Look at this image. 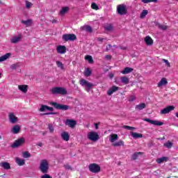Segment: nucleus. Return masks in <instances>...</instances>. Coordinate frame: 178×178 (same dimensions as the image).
Segmentation results:
<instances>
[{"label": "nucleus", "mask_w": 178, "mask_h": 178, "mask_svg": "<svg viewBox=\"0 0 178 178\" xmlns=\"http://www.w3.org/2000/svg\"><path fill=\"white\" fill-rule=\"evenodd\" d=\"M39 169L42 173H48V170H49V163H48V160H42L40 161Z\"/></svg>", "instance_id": "nucleus-1"}, {"label": "nucleus", "mask_w": 178, "mask_h": 178, "mask_svg": "<svg viewBox=\"0 0 178 178\" xmlns=\"http://www.w3.org/2000/svg\"><path fill=\"white\" fill-rule=\"evenodd\" d=\"M51 94L58 95H66L67 94V90L66 88L62 87H54L51 90Z\"/></svg>", "instance_id": "nucleus-2"}, {"label": "nucleus", "mask_w": 178, "mask_h": 178, "mask_svg": "<svg viewBox=\"0 0 178 178\" xmlns=\"http://www.w3.org/2000/svg\"><path fill=\"white\" fill-rule=\"evenodd\" d=\"M50 105L58 111H68V109H70V106L69 105L60 104L54 102H51Z\"/></svg>", "instance_id": "nucleus-3"}, {"label": "nucleus", "mask_w": 178, "mask_h": 178, "mask_svg": "<svg viewBox=\"0 0 178 178\" xmlns=\"http://www.w3.org/2000/svg\"><path fill=\"white\" fill-rule=\"evenodd\" d=\"M117 12L120 16L127 15V6L124 4H120L117 6Z\"/></svg>", "instance_id": "nucleus-4"}, {"label": "nucleus", "mask_w": 178, "mask_h": 178, "mask_svg": "<svg viewBox=\"0 0 178 178\" xmlns=\"http://www.w3.org/2000/svg\"><path fill=\"white\" fill-rule=\"evenodd\" d=\"M26 143V139L24 138H20L13 143V144L11 145L13 148H19V147H22V145H24Z\"/></svg>", "instance_id": "nucleus-5"}, {"label": "nucleus", "mask_w": 178, "mask_h": 178, "mask_svg": "<svg viewBox=\"0 0 178 178\" xmlns=\"http://www.w3.org/2000/svg\"><path fill=\"white\" fill-rule=\"evenodd\" d=\"M88 168L92 173H99L101 172V166L97 163H91Z\"/></svg>", "instance_id": "nucleus-6"}, {"label": "nucleus", "mask_w": 178, "mask_h": 178, "mask_svg": "<svg viewBox=\"0 0 178 178\" xmlns=\"http://www.w3.org/2000/svg\"><path fill=\"white\" fill-rule=\"evenodd\" d=\"M81 86H85L86 90L88 92H90V90H91L92 87H94V84L87 81L85 79H81L80 81Z\"/></svg>", "instance_id": "nucleus-7"}, {"label": "nucleus", "mask_w": 178, "mask_h": 178, "mask_svg": "<svg viewBox=\"0 0 178 178\" xmlns=\"http://www.w3.org/2000/svg\"><path fill=\"white\" fill-rule=\"evenodd\" d=\"M88 138L91 141H98L99 140V135L95 131H91L88 134Z\"/></svg>", "instance_id": "nucleus-8"}, {"label": "nucleus", "mask_w": 178, "mask_h": 178, "mask_svg": "<svg viewBox=\"0 0 178 178\" xmlns=\"http://www.w3.org/2000/svg\"><path fill=\"white\" fill-rule=\"evenodd\" d=\"M63 41H74L77 40V37L74 34H65L63 35Z\"/></svg>", "instance_id": "nucleus-9"}, {"label": "nucleus", "mask_w": 178, "mask_h": 178, "mask_svg": "<svg viewBox=\"0 0 178 178\" xmlns=\"http://www.w3.org/2000/svg\"><path fill=\"white\" fill-rule=\"evenodd\" d=\"M143 120L145 122H147L148 123H150L151 124H154V126H163V122L158 120H149V118H145L143 119Z\"/></svg>", "instance_id": "nucleus-10"}, {"label": "nucleus", "mask_w": 178, "mask_h": 178, "mask_svg": "<svg viewBox=\"0 0 178 178\" xmlns=\"http://www.w3.org/2000/svg\"><path fill=\"white\" fill-rule=\"evenodd\" d=\"M172 111H175L174 106H168L161 111V114L166 115L167 113L172 112Z\"/></svg>", "instance_id": "nucleus-11"}, {"label": "nucleus", "mask_w": 178, "mask_h": 178, "mask_svg": "<svg viewBox=\"0 0 178 178\" xmlns=\"http://www.w3.org/2000/svg\"><path fill=\"white\" fill-rule=\"evenodd\" d=\"M8 119L10 120V122L13 124H15V123H17L19 118L15 116V114L13 113H10L8 115Z\"/></svg>", "instance_id": "nucleus-12"}, {"label": "nucleus", "mask_w": 178, "mask_h": 178, "mask_svg": "<svg viewBox=\"0 0 178 178\" xmlns=\"http://www.w3.org/2000/svg\"><path fill=\"white\" fill-rule=\"evenodd\" d=\"M66 126H69L71 129H73L76 124H77V122L74 120H67L65 122Z\"/></svg>", "instance_id": "nucleus-13"}, {"label": "nucleus", "mask_w": 178, "mask_h": 178, "mask_svg": "<svg viewBox=\"0 0 178 178\" xmlns=\"http://www.w3.org/2000/svg\"><path fill=\"white\" fill-rule=\"evenodd\" d=\"M57 52L58 54H66V47L65 46H62V45H59L57 47Z\"/></svg>", "instance_id": "nucleus-14"}, {"label": "nucleus", "mask_w": 178, "mask_h": 178, "mask_svg": "<svg viewBox=\"0 0 178 178\" xmlns=\"http://www.w3.org/2000/svg\"><path fill=\"white\" fill-rule=\"evenodd\" d=\"M118 90H119V87H118L116 86H113L112 88H111L107 91V94H108V95H112V94H113V92H116V91H118Z\"/></svg>", "instance_id": "nucleus-15"}, {"label": "nucleus", "mask_w": 178, "mask_h": 178, "mask_svg": "<svg viewBox=\"0 0 178 178\" xmlns=\"http://www.w3.org/2000/svg\"><path fill=\"white\" fill-rule=\"evenodd\" d=\"M1 168H3V169H5L6 170H9L10 169V164L8 162H1L0 163Z\"/></svg>", "instance_id": "nucleus-16"}, {"label": "nucleus", "mask_w": 178, "mask_h": 178, "mask_svg": "<svg viewBox=\"0 0 178 178\" xmlns=\"http://www.w3.org/2000/svg\"><path fill=\"white\" fill-rule=\"evenodd\" d=\"M168 84V80L166 78H162L161 81L158 83L157 87L161 88L163 86H166Z\"/></svg>", "instance_id": "nucleus-17"}, {"label": "nucleus", "mask_w": 178, "mask_h": 178, "mask_svg": "<svg viewBox=\"0 0 178 178\" xmlns=\"http://www.w3.org/2000/svg\"><path fill=\"white\" fill-rule=\"evenodd\" d=\"M133 70H134L133 68L127 67L122 71H121V73L122 74H129V73H131Z\"/></svg>", "instance_id": "nucleus-18"}, {"label": "nucleus", "mask_w": 178, "mask_h": 178, "mask_svg": "<svg viewBox=\"0 0 178 178\" xmlns=\"http://www.w3.org/2000/svg\"><path fill=\"white\" fill-rule=\"evenodd\" d=\"M11 131L13 133V134H18V133L20 131V126L19 124L14 126L12 128Z\"/></svg>", "instance_id": "nucleus-19"}, {"label": "nucleus", "mask_w": 178, "mask_h": 178, "mask_svg": "<svg viewBox=\"0 0 178 178\" xmlns=\"http://www.w3.org/2000/svg\"><path fill=\"white\" fill-rule=\"evenodd\" d=\"M61 137L64 141H69V139L70 138L69 134L66 131H64L61 134Z\"/></svg>", "instance_id": "nucleus-20"}, {"label": "nucleus", "mask_w": 178, "mask_h": 178, "mask_svg": "<svg viewBox=\"0 0 178 178\" xmlns=\"http://www.w3.org/2000/svg\"><path fill=\"white\" fill-rule=\"evenodd\" d=\"M20 40H22V35H19L18 36H15V37L11 39V42L13 44H17V42H19V41H20Z\"/></svg>", "instance_id": "nucleus-21"}, {"label": "nucleus", "mask_w": 178, "mask_h": 178, "mask_svg": "<svg viewBox=\"0 0 178 178\" xmlns=\"http://www.w3.org/2000/svg\"><path fill=\"white\" fill-rule=\"evenodd\" d=\"M145 42L147 44V45H152V44H154V40L149 36H146L145 38Z\"/></svg>", "instance_id": "nucleus-22"}, {"label": "nucleus", "mask_w": 178, "mask_h": 178, "mask_svg": "<svg viewBox=\"0 0 178 178\" xmlns=\"http://www.w3.org/2000/svg\"><path fill=\"white\" fill-rule=\"evenodd\" d=\"M119 140V136H118V134H111L110 136V141L111 143H114L115 141H118Z\"/></svg>", "instance_id": "nucleus-23"}, {"label": "nucleus", "mask_w": 178, "mask_h": 178, "mask_svg": "<svg viewBox=\"0 0 178 178\" xmlns=\"http://www.w3.org/2000/svg\"><path fill=\"white\" fill-rule=\"evenodd\" d=\"M28 86L27 85H19L18 86L19 90H20V91H22V92H24V94H26V92H27V88H28Z\"/></svg>", "instance_id": "nucleus-24"}, {"label": "nucleus", "mask_w": 178, "mask_h": 178, "mask_svg": "<svg viewBox=\"0 0 178 178\" xmlns=\"http://www.w3.org/2000/svg\"><path fill=\"white\" fill-rule=\"evenodd\" d=\"M69 7H63L59 15H60V16H65V15H66V13H67V12H69Z\"/></svg>", "instance_id": "nucleus-25"}, {"label": "nucleus", "mask_w": 178, "mask_h": 178, "mask_svg": "<svg viewBox=\"0 0 178 178\" xmlns=\"http://www.w3.org/2000/svg\"><path fill=\"white\" fill-rule=\"evenodd\" d=\"M81 30L82 31H86L88 33H92V28H91V26H88V25H85L82 27H81Z\"/></svg>", "instance_id": "nucleus-26"}, {"label": "nucleus", "mask_w": 178, "mask_h": 178, "mask_svg": "<svg viewBox=\"0 0 178 178\" xmlns=\"http://www.w3.org/2000/svg\"><path fill=\"white\" fill-rule=\"evenodd\" d=\"M145 103H142L140 104L136 105L135 106V109H136V111H143V109H145Z\"/></svg>", "instance_id": "nucleus-27"}, {"label": "nucleus", "mask_w": 178, "mask_h": 178, "mask_svg": "<svg viewBox=\"0 0 178 178\" xmlns=\"http://www.w3.org/2000/svg\"><path fill=\"white\" fill-rule=\"evenodd\" d=\"M131 136L134 138H142V137H143V134L133 132V131L131 132Z\"/></svg>", "instance_id": "nucleus-28"}, {"label": "nucleus", "mask_w": 178, "mask_h": 178, "mask_svg": "<svg viewBox=\"0 0 178 178\" xmlns=\"http://www.w3.org/2000/svg\"><path fill=\"white\" fill-rule=\"evenodd\" d=\"M22 24H24L26 27H30L31 26V23H33V21L31 19H27L26 21L22 20Z\"/></svg>", "instance_id": "nucleus-29"}, {"label": "nucleus", "mask_w": 178, "mask_h": 178, "mask_svg": "<svg viewBox=\"0 0 178 178\" xmlns=\"http://www.w3.org/2000/svg\"><path fill=\"white\" fill-rule=\"evenodd\" d=\"M9 56H10V53H7L5 55L1 56L0 57V62H5V60L9 58Z\"/></svg>", "instance_id": "nucleus-30"}, {"label": "nucleus", "mask_w": 178, "mask_h": 178, "mask_svg": "<svg viewBox=\"0 0 178 178\" xmlns=\"http://www.w3.org/2000/svg\"><path fill=\"white\" fill-rule=\"evenodd\" d=\"M16 163H17V165H19V166H23V165H24V160L19 157H17Z\"/></svg>", "instance_id": "nucleus-31"}, {"label": "nucleus", "mask_w": 178, "mask_h": 178, "mask_svg": "<svg viewBox=\"0 0 178 178\" xmlns=\"http://www.w3.org/2000/svg\"><path fill=\"white\" fill-rule=\"evenodd\" d=\"M10 67L12 70H16L20 67V63H14L11 65Z\"/></svg>", "instance_id": "nucleus-32"}, {"label": "nucleus", "mask_w": 178, "mask_h": 178, "mask_svg": "<svg viewBox=\"0 0 178 178\" xmlns=\"http://www.w3.org/2000/svg\"><path fill=\"white\" fill-rule=\"evenodd\" d=\"M106 31H113V25L112 24H108L104 27Z\"/></svg>", "instance_id": "nucleus-33"}, {"label": "nucleus", "mask_w": 178, "mask_h": 178, "mask_svg": "<svg viewBox=\"0 0 178 178\" xmlns=\"http://www.w3.org/2000/svg\"><path fill=\"white\" fill-rule=\"evenodd\" d=\"M122 145H124V142L120 140L118 142L113 143V147H122Z\"/></svg>", "instance_id": "nucleus-34"}, {"label": "nucleus", "mask_w": 178, "mask_h": 178, "mask_svg": "<svg viewBox=\"0 0 178 178\" xmlns=\"http://www.w3.org/2000/svg\"><path fill=\"white\" fill-rule=\"evenodd\" d=\"M138 155H143V153L140 152L134 153L131 156L132 161H136L138 158Z\"/></svg>", "instance_id": "nucleus-35"}, {"label": "nucleus", "mask_w": 178, "mask_h": 178, "mask_svg": "<svg viewBox=\"0 0 178 178\" xmlns=\"http://www.w3.org/2000/svg\"><path fill=\"white\" fill-rule=\"evenodd\" d=\"M168 161V157H161L156 159L157 163H163Z\"/></svg>", "instance_id": "nucleus-36"}, {"label": "nucleus", "mask_w": 178, "mask_h": 178, "mask_svg": "<svg viewBox=\"0 0 178 178\" xmlns=\"http://www.w3.org/2000/svg\"><path fill=\"white\" fill-rule=\"evenodd\" d=\"M121 81L123 84H129L130 80L127 78V76H122Z\"/></svg>", "instance_id": "nucleus-37"}, {"label": "nucleus", "mask_w": 178, "mask_h": 178, "mask_svg": "<svg viewBox=\"0 0 178 178\" xmlns=\"http://www.w3.org/2000/svg\"><path fill=\"white\" fill-rule=\"evenodd\" d=\"M86 60H88V62L89 63H94V59H92V56H90V55H87L85 57Z\"/></svg>", "instance_id": "nucleus-38"}, {"label": "nucleus", "mask_w": 178, "mask_h": 178, "mask_svg": "<svg viewBox=\"0 0 178 178\" xmlns=\"http://www.w3.org/2000/svg\"><path fill=\"white\" fill-rule=\"evenodd\" d=\"M47 109H48V106L42 104L39 109V112H45V111H47Z\"/></svg>", "instance_id": "nucleus-39"}, {"label": "nucleus", "mask_w": 178, "mask_h": 178, "mask_svg": "<svg viewBox=\"0 0 178 178\" xmlns=\"http://www.w3.org/2000/svg\"><path fill=\"white\" fill-rule=\"evenodd\" d=\"M164 147L170 149L172 147H173V143L168 140L167 143H164Z\"/></svg>", "instance_id": "nucleus-40"}, {"label": "nucleus", "mask_w": 178, "mask_h": 178, "mask_svg": "<svg viewBox=\"0 0 178 178\" xmlns=\"http://www.w3.org/2000/svg\"><path fill=\"white\" fill-rule=\"evenodd\" d=\"M147 15H148V10H143L140 14V18L144 19V17H145V16H147Z\"/></svg>", "instance_id": "nucleus-41"}, {"label": "nucleus", "mask_w": 178, "mask_h": 178, "mask_svg": "<svg viewBox=\"0 0 178 178\" xmlns=\"http://www.w3.org/2000/svg\"><path fill=\"white\" fill-rule=\"evenodd\" d=\"M84 75L86 77L91 76V70H90V68H87L84 72Z\"/></svg>", "instance_id": "nucleus-42"}, {"label": "nucleus", "mask_w": 178, "mask_h": 178, "mask_svg": "<svg viewBox=\"0 0 178 178\" xmlns=\"http://www.w3.org/2000/svg\"><path fill=\"white\" fill-rule=\"evenodd\" d=\"M122 129H125L126 130H136V127H130L127 125L122 126Z\"/></svg>", "instance_id": "nucleus-43"}, {"label": "nucleus", "mask_w": 178, "mask_h": 178, "mask_svg": "<svg viewBox=\"0 0 178 178\" xmlns=\"http://www.w3.org/2000/svg\"><path fill=\"white\" fill-rule=\"evenodd\" d=\"M56 65H57L58 67H60V69H61L62 70H63V69H65V67L63 66V63H62V62L56 61Z\"/></svg>", "instance_id": "nucleus-44"}, {"label": "nucleus", "mask_w": 178, "mask_h": 178, "mask_svg": "<svg viewBox=\"0 0 178 178\" xmlns=\"http://www.w3.org/2000/svg\"><path fill=\"white\" fill-rule=\"evenodd\" d=\"M23 158H30L31 156V154H30V152H24L22 153Z\"/></svg>", "instance_id": "nucleus-45"}, {"label": "nucleus", "mask_w": 178, "mask_h": 178, "mask_svg": "<svg viewBox=\"0 0 178 178\" xmlns=\"http://www.w3.org/2000/svg\"><path fill=\"white\" fill-rule=\"evenodd\" d=\"M26 3V9H30L31 8V6H33V4L31 2L29 1H25Z\"/></svg>", "instance_id": "nucleus-46"}, {"label": "nucleus", "mask_w": 178, "mask_h": 178, "mask_svg": "<svg viewBox=\"0 0 178 178\" xmlns=\"http://www.w3.org/2000/svg\"><path fill=\"white\" fill-rule=\"evenodd\" d=\"M48 129L50 133H54L55 129L54 128V125L52 124H49Z\"/></svg>", "instance_id": "nucleus-47"}, {"label": "nucleus", "mask_w": 178, "mask_h": 178, "mask_svg": "<svg viewBox=\"0 0 178 178\" xmlns=\"http://www.w3.org/2000/svg\"><path fill=\"white\" fill-rule=\"evenodd\" d=\"M91 8H92V9H95V10H98V9H99V7H98L97 3H92Z\"/></svg>", "instance_id": "nucleus-48"}, {"label": "nucleus", "mask_w": 178, "mask_h": 178, "mask_svg": "<svg viewBox=\"0 0 178 178\" xmlns=\"http://www.w3.org/2000/svg\"><path fill=\"white\" fill-rule=\"evenodd\" d=\"M159 29H160L161 30H167L168 26L159 24Z\"/></svg>", "instance_id": "nucleus-49"}, {"label": "nucleus", "mask_w": 178, "mask_h": 178, "mask_svg": "<svg viewBox=\"0 0 178 178\" xmlns=\"http://www.w3.org/2000/svg\"><path fill=\"white\" fill-rule=\"evenodd\" d=\"M143 3H149V2H158V0H142Z\"/></svg>", "instance_id": "nucleus-50"}, {"label": "nucleus", "mask_w": 178, "mask_h": 178, "mask_svg": "<svg viewBox=\"0 0 178 178\" xmlns=\"http://www.w3.org/2000/svg\"><path fill=\"white\" fill-rule=\"evenodd\" d=\"M162 60L164 62V63H165V65H166V66H168V67H170V63H169V60H168L165 58H163Z\"/></svg>", "instance_id": "nucleus-51"}, {"label": "nucleus", "mask_w": 178, "mask_h": 178, "mask_svg": "<svg viewBox=\"0 0 178 178\" xmlns=\"http://www.w3.org/2000/svg\"><path fill=\"white\" fill-rule=\"evenodd\" d=\"M64 168L67 170H72V166H70L69 164L65 165Z\"/></svg>", "instance_id": "nucleus-52"}, {"label": "nucleus", "mask_w": 178, "mask_h": 178, "mask_svg": "<svg viewBox=\"0 0 178 178\" xmlns=\"http://www.w3.org/2000/svg\"><path fill=\"white\" fill-rule=\"evenodd\" d=\"M41 178H52V177H51V175L46 173V174L42 175Z\"/></svg>", "instance_id": "nucleus-53"}, {"label": "nucleus", "mask_w": 178, "mask_h": 178, "mask_svg": "<svg viewBox=\"0 0 178 178\" xmlns=\"http://www.w3.org/2000/svg\"><path fill=\"white\" fill-rule=\"evenodd\" d=\"M133 101H136V96H134V95L131 96L129 98L130 102H133Z\"/></svg>", "instance_id": "nucleus-54"}, {"label": "nucleus", "mask_w": 178, "mask_h": 178, "mask_svg": "<svg viewBox=\"0 0 178 178\" xmlns=\"http://www.w3.org/2000/svg\"><path fill=\"white\" fill-rule=\"evenodd\" d=\"M56 114H57V113L50 112V113H45L42 115H56Z\"/></svg>", "instance_id": "nucleus-55"}, {"label": "nucleus", "mask_w": 178, "mask_h": 178, "mask_svg": "<svg viewBox=\"0 0 178 178\" xmlns=\"http://www.w3.org/2000/svg\"><path fill=\"white\" fill-rule=\"evenodd\" d=\"M106 59H107V60H111V59H112V56L111 55H106Z\"/></svg>", "instance_id": "nucleus-56"}, {"label": "nucleus", "mask_w": 178, "mask_h": 178, "mask_svg": "<svg viewBox=\"0 0 178 178\" xmlns=\"http://www.w3.org/2000/svg\"><path fill=\"white\" fill-rule=\"evenodd\" d=\"M111 48H112V45L108 44V46L106 47V51H109L111 49Z\"/></svg>", "instance_id": "nucleus-57"}, {"label": "nucleus", "mask_w": 178, "mask_h": 178, "mask_svg": "<svg viewBox=\"0 0 178 178\" xmlns=\"http://www.w3.org/2000/svg\"><path fill=\"white\" fill-rule=\"evenodd\" d=\"M97 41H99V42H102L104 41V38H97Z\"/></svg>", "instance_id": "nucleus-58"}, {"label": "nucleus", "mask_w": 178, "mask_h": 178, "mask_svg": "<svg viewBox=\"0 0 178 178\" xmlns=\"http://www.w3.org/2000/svg\"><path fill=\"white\" fill-rule=\"evenodd\" d=\"M120 49H122L123 51H126L127 49V47H124V46H120Z\"/></svg>", "instance_id": "nucleus-59"}, {"label": "nucleus", "mask_w": 178, "mask_h": 178, "mask_svg": "<svg viewBox=\"0 0 178 178\" xmlns=\"http://www.w3.org/2000/svg\"><path fill=\"white\" fill-rule=\"evenodd\" d=\"M47 111H50L51 112H52V111H54V108L47 106Z\"/></svg>", "instance_id": "nucleus-60"}, {"label": "nucleus", "mask_w": 178, "mask_h": 178, "mask_svg": "<svg viewBox=\"0 0 178 178\" xmlns=\"http://www.w3.org/2000/svg\"><path fill=\"white\" fill-rule=\"evenodd\" d=\"M113 76H114V75H113V74H112V73H110V74H108V77H110L111 79H112Z\"/></svg>", "instance_id": "nucleus-61"}, {"label": "nucleus", "mask_w": 178, "mask_h": 178, "mask_svg": "<svg viewBox=\"0 0 178 178\" xmlns=\"http://www.w3.org/2000/svg\"><path fill=\"white\" fill-rule=\"evenodd\" d=\"M38 145L39 147H42L43 144H42V143H40L38 144Z\"/></svg>", "instance_id": "nucleus-62"}, {"label": "nucleus", "mask_w": 178, "mask_h": 178, "mask_svg": "<svg viewBox=\"0 0 178 178\" xmlns=\"http://www.w3.org/2000/svg\"><path fill=\"white\" fill-rule=\"evenodd\" d=\"M95 124V129H97V130H98V124Z\"/></svg>", "instance_id": "nucleus-63"}, {"label": "nucleus", "mask_w": 178, "mask_h": 178, "mask_svg": "<svg viewBox=\"0 0 178 178\" xmlns=\"http://www.w3.org/2000/svg\"><path fill=\"white\" fill-rule=\"evenodd\" d=\"M52 23H56V21H53Z\"/></svg>", "instance_id": "nucleus-64"}]
</instances>
